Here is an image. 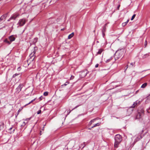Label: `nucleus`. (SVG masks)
Wrapping results in <instances>:
<instances>
[{
    "mask_svg": "<svg viewBox=\"0 0 150 150\" xmlns=\"http://www.w3.org/2000/svg\"><path fill=\"white\" fill-rule=\"evenodd\" d=\"M104 60L106 63L114 62L115 60L114 59V53H112V52H109L108 54L105 56Z\"/></svg>",
    "mask_w": 150,
    "mask_h": 150,
    "instance_id": "f257e3e1",
    "label": "nucleus"
},
{
    "mask_svg": "<svg viewBox=\"0 0 150 150\" xmlns=\"http://www.w3.org/2000/svg\"><path fill=\"white\" fill-rule=\"evenodd\" d=\"M115 140L114 147L115 148H118L122 140V137L120 134H117L115 137Z\"/></svg>",
    "mask_w": 150,
    "mask_h": 150,
    "instance_id": "f03ea898",
    "label": "nucleus"
},
{
    "mask_svg": "<svg viewBox=\"0 0 150 150\" xmlns=\"http://www.w3.org/2000/svg\"><path fill=\"white\" fill-rule=\"evenodd\" d=\"M124 54V50H120L116 51L115 53L114 54V57L115 60H117L122 57Z\"/></svg>",
    "mask_w": 150,
    "mask_h": 150,
    "instance_id": "7ed1b4c3",
    "label": "nucleus"
},
{
    "mask_svg": "<svg viewBox=\"0 0 150 150\" xmlns=\"http://www.w3.org/2000/svg\"><path fill=\"white\" fill-rule=\"evenodd\" d=\"M144 132V130H142L140 132H139L138 134L136 136V138H135L134 143H135L137 141L140 140L142 137L144 136V134H143Z\"/></svg>",
    "mask_w": 150,
    "mask_h": 150,
    "instance_id": "20e7f679",
    "label": "nucleus"
},
{
    "mask_svg": "<svg viewBox=\"0 0 150 150\" xmlns=\"http://www.w3.org/2000/svg\"><path fill=\"white\" fill-rule=\"evenodd\" d=\"M23 85L22 83L20 84H19V85L16 89L15 93H16V94L18 93H19V92L21 91V89L23 87Z\"/></svg>",
    "mask_w": 150,
    "mask_h": 150,
    "instance_id": "39448f33",
    "label": "nucleus"
},
{
    "mask_svg": "<svg viewBox=\"0 0 150 150\" xmlns=\"http://www.w3.org/2000/svg\"><path fill=\"white\" fill-rule=\"evenodd\" d=\"M144 111L142 109L140 111L139 110H138V113L137 114V118H140L142 116L144 115Z\"/></svg>",
    "mask_w": 150,
    "mask_h": 150,
    "instance_id": "423d86ee",
    "label": "nucleus"
},
{
    "mask_svg": "<svg viewBox=\"0 0 150 150\" xmlns=\"http://www.w3.org/2000/svg\"><path fill=\"white\" fill-rule=\"evenodd\" d=\"M25 20L23 18L20 20L18 24L20 26H22L25 24Z\"/></svg>",
    "mask_w": 150,
    "mask_h": 150,
    "instance_id": "0eeeda50",
    "label": "nucleus"
},
{
    "mask_svg": "<svg viewBox=\"0 0 150 150\" xmlns=\"http://www.w3.org/2000/svg\"><path fill=\"white\" fill-rule=\"evenodd\" d=\"M36 51V50L35 48H34L33 49V52H32L30 55V56L31 58L34 57L33 58L34 59V58L35 57V53Z\"/></svg>",
    "mask_w": 150,
    "mask_h": 150,
    "instance_id": "6e6552de",
    "label": "nucleus"
},
{
    "mask_svg": "<svg viewBox=\"0 0 150 150\" xmlns=\"http://www.w3.org/2000/svg\"><path fill=\"white\" fill-rule=\"evenodd\" d=\"M8 39L10 41L12 42L14 41L15 40V37L14 35H11L9 37Z\"/></svg>",
    "mask_w": 150,
    "mask_h": 150,
    "instance_id": "1a4fd4ad",
    "label": "nucleus"
},
{
    "mask_svg": "<svg viewBox=\"0 0 150 150\" xmlns=\"http://www.w3.org/2000/svg\"><path fill=\"white\" fill-rule=\"evenodd\" d=\"M18 15H19L18 14H13L10 18V19L15 20L16 18L18 16Z\"/></svg>",
    "mask_w": 150,
    "mask_h": 150,
    "instance_id": "9d476101",
    "label": "nucleus"
},
{
    "mask_svg": "<svg viewBox=\"0 0 150 150\" xmlns=\"http://www.w3.org/2000/svg\"><path fill=\"white\" fill-rule=\"evenodd\" d=\"M4 124L3 122H0V131L1 130H2L4 127Z\"/></svg>",
    "mask_w": 150,
    "mask_h": 150,
    "instance_id": "9b49d317",
    "label": "nucleus"
},
{
    "mask_svg": "<svg viewBox=\"0 0 150 150\" xmlns=\"http://www.w3.org/2000/svg\"><path fill=\"white\" fill-rule=\"evenodd\" d=\"M4 42L7 43L8 45L10 44L11 42L10 41H8L7 38L6 39L4 40Z\"/></svg>",
    "mask_w": 150,
    "mask_h": 150,
    "instance_id": "f8f14e48",
    "label": "nucleus"
},
{
    "mask_svg": "<svg viewBox=\"0 0 150 150\" xmlns=\"http://www.w3.org/2000/svg\"><path fill=\"white\" fill-rule=\"evenodd\" d=\"M7 16V15L6 14L5 15H4L2 16L0 18V22L2 21L4 18L5 17H6Z\"/></svg>",
    "mask_w": 150,
    "mask_h": 150,
    "instance_id": "ddd939ff",
    "label": "nucleus"
},
{
    "mask_svg": "<svg viewBox=\"0 0 150 150\" xmlns=\"http://www.w3.org/2000/svg\"><path fill=\"white\" fill-rule=\"evenodd\" d=\"M147 84L148 83H145L142 85L141 86V88H145L147 86Z\"/></svg>",
    "mask_w": 150,
    "mask_h": 150,
    "instance_id": "4468645a",
    "label": "nucleus"
},
{
    "mask_svg": "<svg viewBox=\"0 0 150 150\" xmlns=\"http://www.w3.org/2000/svg\"><path fill=\"white\" fill-rule=\"evenodd\" d=\"M74 35V33H72L71 34H70L68 37V38L69 39H70Z\"/></svg>",
    "mask_w": 150,
    "mask_h": 150,
    "instance_id": "2eb2a0df",
    "label": "nucleus"
},
{
    "mask_svg": "<svg viewBox=\"0 0 150 150\" xmlns=\"http://www.w3.org/2000/svg\"><path fill=\"white\" fill-rule=\"evenodd\" d=\"M137 103H138L137 101H136L134 103V104H133V105L132 106L131 108H134L137 105Z\"/></svg>",
    "mask_w": 150,
    "mask_h": 150,
    "instance_id": "dca6fc26",
    "label": "nucleus"
},
{
    "mask_svg": "<svg viewBox=\"0 0 150 150\" xmlns=\"http://www.w3.org/2000/svg\"><path fill=\"white\" fill-rule=\"evenodd\" d=\"M88 73V71L86 70L84 71L83 72H82V73H84V76H86V75H87V74Z\"/></svg>",
    "mask_w": 150,
    "mask_h": 150,
    "instance_id": "f3484780",
    "label": "nucleus"
},
{
    "mask_svg": "<svg viewBox=\"0 0 150 150\" xmlns=\"http://www.w3.org/2000/svg\"><path fill=\"white\" fill-rule=\"evenodd\" d=\"M96 120V118H95L91 120L89 123V124L90 125H91L92 123L94 121Z\"/></svg>",
    "mask_w": 150,
    "mask_h": 150,
    "instance_id": "a211bd4d",
    "label": "nucleus"
},
{
    "mask_svg": "<svg viewBox=\"0 0 150 150\" xmlns=\"http://www.w3.org/2000/svg\"><path fill=\"white\" fill-rule=\"evenodd\" d=\"M149 56V54H146L144 55L143 57H142L143 58H145L147 57H148Z\"/></svg>",
    "mask_w": 150,
    "mask_h": 150,
    "instance_id": "6ab92c4d",
    "label": "nucleus"
},
{
    "mask_svg": "<svg viewBox=\"0 0 150 150\" xmlns=\"http://www.w3.org/2000/svg\"><path fill=\"white\" fill-rule=\"evenodd\" d=\"M100 125V123H97L95 124L91 128H93L96 126H99Z\"/></svg>",
    "mask_w": 150,
    "mask_h": 150,
    "instance_id": "aec40b11",
    "label": "nucleus"
},
{
    "mask_svg": "<svg viewBox=\"0 0 150 150\" xmlns=\"http://www.w3.org/2000/svg\"><path fill=\"white\" fill-rule=\"evenodd\" d=\"M103 51L102 49H100L99 50L98 52H97V54H100Z\"/></svg>",
    "mask_w": 150,
    "mask_h": 150,
    "instance_id": "412c9836",
    "label": "nucleus"
},
{
    "mask_svg": "<svg viewBox=\"0 0 150 150\" xmlns=\"http://www.w3.org/2000/svg\"><path fill=\"white\" fill-rule=\"evenodd\" d=\"M129 21V20H128L127 21H126V22H125V23H123L122 24V26H125L127 24V23H128Z\"/></svg>",
    "mask_w": 150,
    "mask_h": 150,
    "instance_id": "4be33fe9",
    "label": "nucleus"
},
{
    "mask_svg": "<svg viewBox=\"0 0 150 150\" xmlns=\"http://www.w3.org/2000/svg\"><path fill=\"white\" fill-rule=\"evenodd\" d=\"M26 125V123L25 122H23L22 125H21V127H23L24 126Z\"/></svg>",
    "mask_w": 150,
    "mask_h": 150,
    "instance_id": "5701e85b",
    "label": "nucleus"
},
{
    "mask_svg": "<svg viewBox=\"0 0 150 150\" xmlns=\"http://www.w3.org/2000/svg\"><path fill=\"white\" fill-rule=\"evenodd\" d=\"M19 74H19L16 73L15 74H14L13 75V76L12 77L13 78H15L16 76H18V75H19Z\"/></svg>",
    "mask_w": 150,
    "mask_h": 150,
    "instance_id": "b1692460",
    "label": "nucleus"
},
{
    "mask_svg": "<svg viewBox=\"0 0 150 150\" xmlns=\"http://www.w3.org/2000/svg\"><path fill=\"white\" fill-rule=\"evenodd\" d=\"M136 15L135 14H134L133 15V16H132V17L131 19V20L132 21L134 19V18L136 16Z\"/></svg>",
    "mask_w": 150,
    "mask_h": 150,
    "instance_id": "393cba45",
    "label": "nucleus"
},
{
    "mask_svg": "<svg viewBox=\"0 0 150 150\" xmlns=\"http://www.w3.org/2000/svg\"><path fill=\"white\" fill-rule=\"evenodd\" d=\"M48 92H45L44 93L43 95L45 96H47L48 95Z\"/></svg>",
    "mask_w": 150,
    "mask_h": 150,
    "instance_id": "a878e982",
    "label": "nucleus"
},
{
    "mask_svg": "<svg viewBox=\"0 0 150 150\" xmlns=\"http://www.w3.org/2000/svg\"><path fill=\"white\" fill-rule=\"evenodd\" d=\"M35 100V99H34L33 100H32L29 103H28L26 104L25 105H28L29 104H30V103H32V102H33Z\"/></svg>",
    "mask_w": 150,
    "mask_h": 150,
    "instance_id": "bb28decb",
    "label": "nucleus"
},
{
    "mask_svg": "<svg viewBox=\"0 0 150 150\" xmlns=\"http://www.w3.org/2000/svg\"><path fill=\"white\" fill-rule=\"evenodd\" d=\"M69 83V81H67L63 85H62V86H66V85H67V84H68Z\"/></svg>",
    "mask_w": 150,
    "mask_h": 150,
    "instance_id": "cd10ccee",
    "label": "nucleus"
},
{
    "mask_svg": "<svg viewBox=\"0 0 150 150\" xmlns=\"http://www.w3.org/2000/svg\"><path fill=\"white\" fill-rule=\"evenodd\" d=\"M81 104H80V105H77V106H76L75 108H74L73 109L71 110H74V109L77 108H78V107H79V106H80L81 105Z\"/></svg>",
    "mask_w": 150,
    "mask_h": 150,
    "instance_id": "c85d7f7f",
    "label": "nucleus"
},
{
    "mask_svg": "<svg viewBox=\"0 0 150 150\" xmlns=\"http://www.w3.org/2000/svg\"><path fill=\"white\" fill-rule=\"evenodd\" d=\"M81 104H80V105H77V106H76L75 108H74L73 109L71 110H74V109L77 108H78V107H79V106H80L81 105Z\"/></svg>",
    "mask_w": 150,
    "mask_h": 150,
    "instance_id": "c756f323",
    "label": "nucleus"
},
{
    "mask_svg": "<svg viewBox=\"0 0 150 150\" xmlns=\"http://www.w3.org/2000/svg\"><path fill=\"white\" fill-rule=\"evenodd\" d=\"M104 144L106 146L108 145V143L105 141L104 142Z\"/></svg>",
    "mask_w": 150,
    "mask_h": 150,
    "instance_id": "7c9ffc66",
    "label": "nucleus"
},
{
    "mask_svg": "<svg viewBox=\"0 0 150 150\" xmlns=\"http://www.w3.org/2000/svg\"><path fill=\"white\" fill-rule=\"evenodd\" d=\"M41 110H39L38 111V112H37V113L38 114H39L41 113Z\"/></svg>",
    "mask_w": 150,
    "mask_h": 150,
    "instance_id": "2f4dec72",
    "label": "nucleus"
},
{
    "mask_svg": "<svg viewBox=\"0 0 150 150\" xmlns=\"http://www.w3.org/2000/svg\"><path fill=\"white\" fill-rule=\"evenodd\" d=\"M147 45V42L146 40H145V42L144 45L145 47H146Z\"/></svg>",
    "mask_w": 150,
    "mask_h": 150,
    "instance_id": "473e14b6",
    "label": "nucleus"
},
{
    "mask_svg": "<svg viewBox=\"0 0 150 150\" xmlns=\"http://www.w3.org/2000/svg\"><path fill=\"white\" fill-rule=\"evenodd\" d=\"M135 62H132L130 64L132 65V66L135 64Z\"/></svg>",
    "mask_w": 150,
    "mask_h": 150,
    "instance_id": "72a5a7b5",
    "label": "nucleus"
},
{
    "mask_svg": "<svg viewBox=\"0 0 150 150\" xmlns=\"http://www.w3.org/2000/svg\"><path fill=\"white\" fill-rule=\"evenodd\" d=\"M21 69V68L20 67H18L17 69V70L18 71H20Z\"/></svg>",
    "mask_w": 150,
    "mask_h": 150,
    "instance_id": "f704fd0d",
    "label": "nucleus"
},
{
    "mask_svg": "<svg viewBox=\"0 0 150 150\" xmlns=\"http://www.w3.org/2000/svg\"><path fill=\"white\" fill-rule=\"evenodd\" d=\"M72 110H68L67 111V115H69L71 112Z\"/></svg>",
    "mask_w": 150,
    "mask_h": 150,
    "instance_id": "c9c22d12",
    "label": "nucleus"
},
{
    "mask_svg": "<svg viewBox=\"0 0 150 150\" xmlns=\"http://www.w3.org/2000/svg\"><path fill=\"white\" fill-rule=\"evenodd\" d=\"M120 4H119L118 6H117V9L118 10H119V8H120Z\"/></svg>",
    "mask_w": 150,
    "mask_h": 150,
    "instance_id": "e433bc0d",
    "label": "nucleus"
},
{
    "mask_svg": "<svg viewBox=\"0 0 150 150\" xmlns=\"http://www.w3.org/2000/svg\"><path fill=\"white\" fill-rule=\"evenodd\" d=\"M74 78V76H71L70 78V79H73Z\"/></svg>",
    "mask_w": 150,
    "mask_h": 150,
    "instance_id": "4c0bfd02",
    "label": "nucleus"
},
{
    "mask_svg": "<svg viewBox=\"0 0 150 150\" xmlns=\"http://www.w3.org/2000/svg\"><path fill=\"white\" fill-rule=\"evenodd\" d=\"M30 118H27L25 120L26 121H28V120H30Z\"/></svg>",
    "mask_w": 150,
    "mask_h": 150,
    "instance_id": "58836bf2",
    "label": "nucleus"
},
{
    "mask_svg": "<svg viewBox=\"0 0 150 150\" xmlns=\"http://www.w3.org/2000/svg\"><path fill=\"white\" fill-rule=\"evenodd\" d=\"M98 64H96L95 65V67L97 68L98 67Z\"/></svg>",
    "mask_w": 150,
    "mask_h": 150,
    "instance_id": "ea45409f",
    "label": "nucleus"
},
{
    "mask_svg": "<svg viewBox=\"0 0 150 150\" xmlns=\"http://www.w3.org/2000/svg\"><path fill=\"white\" fill-rule=\"evenodd\" d=\"M128 65H127V66L126 67V68L125 69V71H126V70H127V69L128 68Z\"/></svg>",
    "mask_w": 150,
    "mask_h": 150,
    "instance_id": "a19ab883",
    "label": "nucleus"
},
{
    "mask_svg": "<svg viewBox=\"0 0 150 150\" xmlns=\"http://www.w3.org/2000/svg\"><path fill=\"white\" fill-rule=\"evenodd\" d=\"M31 93H32V92H31L30 93H28V95H30L31 94Z\"/></svg>",
    "mask_w": 150,
    "mask_h": 150,
    "instance_id": "79ce46f5",
    "label": "nucleus"
},
{
    "mask_svg": "<svg viewBox=\"0 0 150 150\" xmlns=\"http://www.w3.org/2000/svg\"><path fill=\"white\" fill-rule=\"evenodd\" d=\"M11 20H12V19H10V18L8 20V21H10Z\"/></svg>",
    "mask_w": 150,
    "mask_h": 150,
    "instance_id": "37998d69",
    "label": "nucleus"
},
{
    "mask_svg": "<svg viewBox=\"0 0 150 150\" xmlns=\"http://www.w3.org/2000/svg\"><path fill=\"white\" fill-rule=\"evenodd\" d=\"M102 34L103 35V30H102Z\"/></svg>",
    "mask_w": 150,
    "mask_h": 150,
    "instance_id": "c03bdc74",
    "label": "nucleus"
},
{
    "mask_svg": "<svg viewBox=\"0 0 150 150\" xmlns=\"http://www.w3.org/2000/svg\"><path fill=\"white\" fill-rule=\"evenodd\" d=\"M14 130H15V129H13V131L11 132H13H13H14Z\"/></svg>",
    "mask_w": 150,
    "mask_h": 150,
    "instance_id": "a18cd8bd",
    "label": "nucleus"
},
{
    "mask_svg": "<svg viewBox=\"0 0 150 150\" xmlns=\"http://www.w3.org/2000/svg\"><path fill=\"white\" fill-rule=\"evenodd\" d=\"M149 97H150V94L148 96V98H149Z\"/></svg>",
    "mask_w": 150,
    "mask_h": 150,
    "instance_id": "49530a36",
    "label": "nucleus"
},
{
    "mask_svg": "<svg viewBox=\"0 0 150 150\" xmlns=\"http://www.w3.org/2000/svg\"><path fill=\"white\" fill-rule=\"evenodd\" d=\"M12 127H11L9 129V130H11L12 129Z\"/></svg>",
    "mask_w": 150,
    "mask_h": 150,
    "instance_id": "de8ad7c7",
    "label": "nucleus"
},
{
    "mask_svg": "<svg viewBox=\"0 0 150 150\" xmlns=\"http://www.w3.org/2000/svg\"><path fill=\"white\" fill-rule=\"evenodd\" d=\"M64 30V28L63 29H61V30Z\"/></svg>",
    "mask_w": 150,
    "mask_h": 150,
    "instance_id": "09e8293b",
    "label": "nucleus"
},
{
    "mask_svg": "<svg viewBox=\"0 0 150 150\" xmlns=\"http://www.w3.org/2000/svg\"><path fill=\"white\" fill-rule=\"evenodd\" d=\"M18 113L17 114V115H16V117H17V116L18 115Z\"/></svg>",
    "mask_w": 150,
    "mask_h": 150,
    "instance_id": "8fccbe9b",
    "label": "nucleus"
},
{
    "mask_svg": "<svg viewBox=\"0 0 150 150\" xmlns=\"http://www.w3.org/2000/svg\"><path fill=\"white\" fill-rule=\"evenodd\" d=\"M40 100H41V97H40Z\"/></svg>",
    "mask_w": 150,
    "mask_h": 150,
    "instance_id": "3c124183",
    "label": "nucleus"
},
{
    "mask_svg": "<svg viewBox=\"0 0 150 150\" xmlns=\"http://www.w3.org/2000/svg\"><path fill=\"white\" fill-rule=\"evenodd\" d=\"M40 100H41V97H40Z\"/></svg>",
    "mask_w": 150,
    "mask_h": 150,
    "instance_id": "603ef678",
    "label": "nucleus"
},
{
    "mask_svg": "<svg viewBox=\"0 0 150 150\" xmlns=\"http://www.w3.org/2000/svg\"><path fill=\"white\" fill-rule=\"evenodd\" d=\"M85 146V145L84 144V145L83 146V148Z\"/></svg>",
    "mask_w": 150,
    "mask_h": 150,
    "instance_id": "864d4df0",
    "label": "nucleus"
},
{
    "mask_svg": "<svg viewBox=\"0 0 150 150\" xmlns=\"http://www.w3.org/2000/svg\"><path fill=\"white\" fill-rule=\"evenodd\" d=\"M106 24H105V26L106 25Z\"/></svg>",
    "mask_w": 150,
    "mask_h": 150,
    "instance_id": "5fc2aeb1",
    "label": "nucleus"
},
{
    "mask_svg": "<svg viewBox=\"0 0 150 150\" xmlns=\"http://www.w3.org/2000/svg\"><path fill=\"white\" fill-rule=\"evenodd\" d=\"M42 130H44L43 129H42Z\"/></svg>",
    "mask_w": 150,
    "mask_h": 150,
    "instance_id": "6e6d98bb",
    "label": "nucleus"
},
{
    "mask_svg": "<svg viewBox=\"0 0 150 150\" xmlns=\"http://www.w3.org/2000/svg\"><path fill=\"white\" fill-rule=\"evenodd\" d=\"M42 130H44L43 129H42Z\"/></svg>",
    "mask_w": 150,
    "mask_h": 150,
    "instance_id": "4d7b16f0",
    "label": "nucleus"
},
{
    "mask_svg": "<svg viewBox=\"0 0 150 150\" xmlns=\"http://www.w3.org/2000/svg\"><path fill=\"white\" fill-rule=\"evenodd\" d=\"M103 28H104V27Z\"/></svg>",
    "mask_w": 150,
    "mask_h": 150,
    "instance_id": "13d9d810",
    "label": "nucleus"
},
{
    "mask_svg": "<svg viewBox=\"0 0 150 150\" xmlns=\"http://www.w3.org/2000/svg\"><path fill=\"white\" fill-rule=\"evenodd\" d=\"M149 110H150V108L149 109Z\"/></svg>",
    "mask_w": 150,
    "mask_h": 150,
    "instance_id": "bf43d9fd",
    "label": "nucleus"
}]
</instances>
